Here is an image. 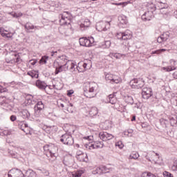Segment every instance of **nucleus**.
<instances>
[{
	"instance_id": "1",
	"label": "nucleus",
	"mask_w": 177,
	"mask_h": 177,
	"mask_svg": "<svg viewBox=\"0 0 177 177\" xmlns=\"http://www.w3.org/2000/svg\"><path fill=\"white\" fill-rule=\"evenodd\" d=\"M67 64H71V61L67 59V56L62 55L59 57L55 62V75H57L62 71H67Z\"/></svg>"
},
{
	"instance_id": "2",
	"label": "nucleus",
	"mask_w": 177,
	"mask_h": 177,
	"mask_svg": "<svg viewBox=\"0 0 177 177\" xmlns=\"http://www.w3.org/2000/svg\"><path fill=\"white\" fill-rule=\"evenodd\" d=\"M83 89L84 96L92 99V97H95V95H96L95 92H96V89H97V84L95 82H87L84 84Z\"/></svg>"
},
{
	"instance_id": "3",
	"label": "nucleus",
	"mask_w": 177,
	"mask_h": 177,
	"mask_svg": "<svg viewBox=\"0 0 177 177\" xmlns=\"http://www.w3.org/2000/svg\"><path fill=\"white\" fill-rule=\"evenodd\" d=\"M59 141H61L63 145H66V146H73L74 145V138L68 133L63 134L60 137Z\"/></svg>"
},
{
	"instance_id": "4",
	"label": "nucleus",
	"mask_w": 177,
	"mask_h": 177,
	"mask_svg": "<svg viewBox=\"0 0 177 177\" xmlns=\"http://www.w3.org/2000/svg\"><path fill=\"white\" fill-rule=\"evenodd\" d=\"M130 85L133 89H142L145 86V80L143 79H133L130 82Z\"/></svg>"
},
{
	"instance_id": "5",
	"label": "nucleus",
	"mask_w": 177,
	"mask_h": 177,
	"mask_svg": "<svg viewBox=\"0 0 177 177\" xmlns=\"http://www.w3.org/2000/svg\"><path fill=\"white\" fill-rule=\"evenodd\" d=\"M79 42L81 46H86L89 48L90 46H92V45H93L95 43V39H93V37H80L79 39Z\"/></svg>"
},
{
	"instance_id": "6",
	"label": "nucleus",
	"mask_w": 177,
	"mask_h": 177,
	"mask_svg": "<svg viewBox=\"0 0 177 177\" xmlns=\"http://www.w3.org/2000/svg\"><path fill=\"white\" fill-rule=\"evenodd\" d=\"M106 81H109L111 84H120L121 82V78L118 76L113 75L108 73L105 75Z\"/></svg>"
},
{
	"instance_id": "7",
	"label": "nucleus",
	"mask_w": 177,
	"mask_h": 177,
	"mask_svg": "<svg viewBox=\"0 0 177 177\" xmlns=\"http://www.w3.org/2000/svg\"><path fill=\"white\" fill-rule=\"evenodd\" d=\"M110 168L106 166H101L97 167L95 170H93L92 174L93 175H102V174H109L110 172Z\"/></svg>"
},
{
	"instance_id": "8",
	"label": "nucleus",
	"mask_w": 177,
	"mask_h": 177,
	"mask_svg": "<svg viewBox=\"0 0 177 177\" xmlns=\"http://www.w3.org/2000/svg\"><path fill=\"white\" fill-rule=\"evenodd\" d=\"M8 177H24V174L19 169H12L8 171Z\"/></svg>"
},
{
	"instance_id": "9",
	"label": "nucleus",
	"mask_w": 177,
	"mask_h": 177,
	"mask_svg": "<svg viewBox=\"0 0 177 177\" xmlns=\"http://www.w3.org/2000/svg\"><path fill=\"white\" fill-rule=\"evenodd\" d=\"M96 28L98 31H107L110 28V22L109 21H102L97 23L96 25Z\"/></svg>"
},
{
	"instance_id": "10",
	"label": "nucleus",
	"mask_w": 177,
	"mask_h": 177,
	"mask_svg": "<svg viewBox=\"0 0 177 177\" xmlns=\"http://www.w3.org/2000/svg\"><path fill=\"white\" fill-rule=\"evenodd\" d=\"M153 96V90L151 88L144 87L142 90V97L143 99H150Z\"/></svg>"
},
{
	"instance_id": "11",
	"label": "nucleus",
	"mask_w": 177,
	"mask_h": 177,
	"mask_svg": "<svg viewBox=\"0 0 177 177\" xmlns=\"http://www.w3.org/2000/svg\"><path fill=\"white\" fill-rule=\"evenodd\" d=\"M45 108V105L44 104V102L42 101H39L35 105V117H39V113H41V110H44Z\"/></svg>"
},
{
	"instance_id": "12",
	"label": "nucleus",
	"mask_w": 177,
	"mask_h": 177,
	"mask_svg": "<svg viewBox=\"0 0 177 177\" xmlns=\"http://www.w3.org/2000/svg\"><path fill=\"white\" fill-rule=\"evenodd\" d=\"M132 37V35L131 33H129L128 32H118L116 34V38L118 39L127 41V39H130V38Z\"/></svg>"
},
{
	"instance_id": "13",
	"label": "nucleus",
	"mask_w": 177,
	"mask_h": 177,
	"mask_svg": "<svg viewBox=\"0 0 177 177\" xmlns=\"http://www.w3.org/2000/svg\"><path fill=\"white\" fill-rule=\"evenodd\" d=\"M57 149V147H54L53 149H48V151L46 152V156L49 158L50 157V161H55L56 160V150Z\"/></svg>"
},
{
	"instance_id": "14",
	"label": "nucleus",
	"mask_w": 177,
	"mask_h": 177,
	"mask_svg": "<svg viewBox=\"0 0 177 177\" xmlns=\"http://www.w3.org/2000/svg\"><path fill=\"white\" fill-rule=\"evenodd\" d=\"M99 136L101 140H103V142H106V140H111V139L114 138V136L107 132H100L99 133Z\"/></svg>"
},
{
	"instance_id": "15",
	"label": "nucleus",
	"mask_w": 177,
	"mask_h": 177,
	"mask_svg": "<svg viewBox=\"0 0 177 177\" xmlns=\"http://www.w3.org/2000/svg\"><path fill=\"white\" fill-rule=\"evenodd\" d=\"M103 146H104L103 142L96 141L91 145L86 146V149H89V150H92L93 149H103Z\"/></svg>"
},
{
	"instance_id": "16",
	"label": "nucleus",
	"mask_w": 177,
	"mask_h": 177,
	"mask_svg": "<svg viewBox=\"0 0 177 177\" xmlns=\"http://www.w3.org/2000/svg\"><path fill=\"white\" fill-rule=\"evenodd\" d=\"M154 15H156V13L147 11L141 16V19L143 21H150V20L154 17Z\"/></svg>"
},
{
	"instance_id": "17",
	"label": "nucleus",
	"mask_w": 177,
	"mask_h": 177,
	"mask_svg": "<svg viewBox=\"0 0 177 177\" xmlns=\"http://www.w3.org/2000/svg\"><path fill=\"white\" fill-rule=\"evenodd\" d=\"M59 23L61 26H68L71 23L70 18L66 16V15H61V19L59 20Z\"/></svg>"
},
{
	"instance_id": "18",
	"label": "nucleus",
	"mask_w": 177,
	"mask_h": 177,
	"mask_svg": "<svg viewBox=\"0 0 177 177\" xmlns=\"http://www.w3.org/2000/svg\"><path fill=\"white\" fill-rule=\"evenodd\" d=\"M19 114L24 120H31V113H30V111L27 109H22Z\"/></svg>"
},
{
	"instance_id": "19",
	"label": "nucleus",
	"mask_w": 177,
	"mask_h": 177,
	"mask_svg": "<svg viewBox=\"0 0 177 177\" xmlns=\"http://www.w3.org/2000/svg\"><path fill=\"white\" fill-rule=\"evenodd\" d=\"M35 85L37 88H39V89H41V91H45L48 86V84H46L45 82L39 80L36 81Z\"/></svg>"
},
{
	"instance_id": "20",
	"label": "nucleus",
	"mask_w": 177,
	"mask_h": 177,
	"mask_svg": "<svg viewBox=\"0 0 177 177\" xmlns=\"http://www.w3.org/2000/svg\"><path fill=\"white\" fill-rule=\"evenodd\" d=\"M77 158L78 161L83 162H88V154L85 153H82L78 155H77Z\"/></svg>"
},
{
	"instance_id": "21",
	"label": "nucleus",
	"mask_w": 177,
	"mask_h": 177,
	"mask_svg": "<svg viewBox=\"0 0 177 177\" xmlns=\"http://www.w3.org/2000/svg\"><path fill=\"white\" fill-rule=\"evenodd\" d=\"M147 12L151 13H154L156 10H157V7H156V4L153 3H147L146 5Z\"/></svg>"
},
{
	"instance_id": "22",
	"label": "nucleus",
	"mask_w": 177,
	"mask_h": 177,
	"mask_svg": "<svg viewBox=\"0 0 177 177\" xmlns=\"http://www.w3.org/2000/svg\"><path fill=\"white\" fill-rule=\"evenodd\" d=\"M108 102L109 103H111V104H115V103H117V97H115V93L110 94L108 96Z\"/></svg>"
},
{
	"instance_id": "23",
	"label": "nucleus",
	"mask_w": 177,
	"mask_h": 177,
	"mask_svg": "<svg viewBox=\"0 0 177 177\" xmlns=\"http://www.w3.org/2000/svg\"><path fill=\"white\" fill-rule=\"evenodd\" d=\"M99 114V109L96 106H93L89 111L90 117H96Z\"/></svg>"
},
{
	"instance_id": "24",
	"label": "nucleus",
	"mask_w": 177,
	"mask_h": 177,
	"mask_svg": "<svg viewBox=\"0 0 177 177\" xmlns=\"http://www.w3.org/2000/svg\"><path fill=\"white\" fill-rule=\"evenodd\" d=\"M24 177H37V173L34 171L32 169H28L26 171L25 174H24Z\"/></svg>"
},
{
	"instance_id": "25",
	"label": "nucleus",
	"mask_w": 177,
	"mask_h": 177,
	"mask_svg": "<svg viewBox=\"0 0 177 177\" xmlns=\"http://www.w3.org/2000/svg\"><path fill=\"white\" fill-rule=\"evenodd\" d=\"M168 8V4L165 1H158V10H162V9H167Z\"/></svg>"
},
{
	"instance_id": "26",
	"label": "nucleus",
	"mask_w": 177,
	"mask_h": 177,
	"mask_svg": "<svg viewBox=\"0 0 177 177\" xmlns=\"http://www.w3.org/2000/svg\"><path fill=\"white\" fill-rule=\"evenodd\" d=\"M28 75H30L32 78H38L39 77V74L38 73V71H30L27 73Z\"/></svg>"
},
{
	"instance_id": "27",
	"label": "nucleus",
	"mask_w": 177,
	"mask_h": 177,
	"mask_svg": "<svg viewBox=\"0 0 177 177\" xmlns=\"http://www.w3.org/2000/svg\"><path fill=\"white\" fill-rule=\"evenodd\" d=\"M139 157V153H138L137 151H133L129 156V160H138Z\"/></svg>"
},
{
	"instance_id": "28",
	"label": "nucleus",
	"mask_w": 177,
	"mask_h": 177,
	"mask_svg": "<svg viewBox=\"0 0 177 177\" xmlns=\"http://www.w3.org/2000/svg\"><path fill=\"white\" fill-rule=\"evenodd\" d=\"M160 37H162L163 41L165 42V41L169 39V38H172V35L169 32H166L161 35Z\"/></svg>"
},
{
	"instance_id": "29",
	"label": "nucleus",
	"mask_w": 177,
	"mask_h": 177,
	"mask_svg": "<svg viewBox=\"0 0 177 177\" xmlns=\"http://www.w3.org/2000/svg\"><path fill=\"white\" fill-rule=\"evenodd\" d=\"M25 29L26 30L27 32H30V30H34L35 29V26H34V25H32V24L30 23V22H27L25 26Z\"/></svg>"
},
{
	"instance_id": "30",
	"label": "nucleus",
	"mask_w": 177,
	"mask_h": 177,
	"mask_svg": "<svg viewBox=\"0 0 177 177\" xmlns=\"http://www.w3.org/2000/svg\"><path fill=\"white\" fill-rule=\"evenodd\" d=\"M119 21L122 26H127L128 24V20L125 17H119Z\"/></svg>"
},
{
	"instance_id": "31",
	"label": "nucleus",
	"mask_w": 177,
	"mask_h": 177,
	"mask_svg": "<svg viewBox=\"0 0 177 177\" xmlns=\"http://www.w3.org/2000/svg\"><path fill=\"white\" fill-rule=\"evenodd\" d=\"M48 59H49L48 56H46V55L42 56L39 60V64H46Z\"/></svg>"
},
{
	"instance_id": "32",
	"label": "nucleus",
	"mask_w": 177,
	"mask_h": 177,
	"mask_svg": "<svg viewBox=\"0 0 177 177\" xmlns=\"http://www.w3.org/2000/svg\"><path fill=\"white\" fill-rule=\"evenodd\" d=\"M71 66V67H70ZM66 71L68 70V67H70V69L71 71H75V64L71 61V64L66 65Z\"/></svg>"
},
{
	"instance_id": "33",
	"label": "nucleus",
	"mask_w": 177,
	"mask_h": 177,
	"mask_svg": "<svg viewBox=\"0 0 177 177\" xmlns=\"http://www.w3.org/2000/svg\"><path fill=\"white\" fill-rule=\"evenodd\" d=\"M125 102L128 104H133V97H132V96L127 95L125 97Z\"/></svg>"
},
{
	"instance_id": "34",
	"label": "nucleus",
	"mask_w": 177,
	"mask_h": 177,
	"mask_svg": "<svg viewBox=\"0 0 177 177\" xmlns=\"http://www.w3.org/2000/svg\"><path fill=\"white\" fill-rule=\"evenodd\" d=\"M162 70H164V71H167V73H169V71H174V70H176V68H175V66H169L167 67H162Z\"/></svg>"
},
{
	"instance_id": "35",
	"label": "nucleus",
	"mask_w": 177,
	"mask_h": 177,
	"mask_svg": "<svg viewBox=\"0 0 177 177\" xmlns=\"http://www.w3.org/2000/svg\"><path fill=\"white\" fill-rule=\"evenodd\" d=\"M142 177H157L154 174H151V172L145 171L142 173Z\"/></svg>"
},
{
	"instance_id": "36",
	"label": "nucleus",
	"mask_w": 177,
	"mask_h": 177,
	"mask_svg": "<svg viewBox=\"0 0 177 177\" xmlns=\"http://www.w3.org/2000/svg\"><path fill=\"white\" fill-rule=\"evenodd\" d=\"M167 49L165 48H161L159 50H156L155 51H152V55H160V53H162V52H165Z\"/></svg>"
},
{
	"instance_id": "37",
	"label": "nucleus",
	"mask_w": 177,
	"mask_h": 177,
	"mask_svg": "<svg viewBox=\"0 0 177 177\" xmlns=\"http://www.w3.org/2000/svg\"><path fill=\"white\" fill-rule=\"evenodd\" d=\"M80 64H82L83 68H84V70H89L91 68V64H88L84 62H80L78 64V66H80Z\"/></svg>"
},
{
	"instance_id": "38",
	"label": "nucleus",
	"mask_w": 177,
	"mask_h": 177,
	"mask_svg": "<svg viewBox=\"0 0 177 177\" xmlns=\"http://www.w3.org/2000/svg\"><path fill=\"white\" fill-rule=\"evenodd\" d=\"M82 171H77L76 172H74L72 174V176L73 177H81L82 176Z\"/></svg>"
},
{
	"instance_id": "39",
	"label": "nucleus",
	"mask_w": 177,
	"mask_h": 177,
	"mask_svg": "<svg viewBox=\"0 0 177 177\" xmlns=\"http://www.w3.org/2000/svg\"><path fill=\"white\" fill-rule=\"evenodd\" d=\"M1 35H2V37H6V38H12V37H13V34L12 33H6V32H1Z\"/></svg>"
},
{
	"instance_id": "40",
	"label": "nucleus",
	"mask_w": 177,
	"mask_h": 177,
	"mask_svg": "<svg viewBox=\"0 0 177 177\" xmlns=\"http://www.w3.org/2000/svg\"><path fill=\"white\" fill-rule=\"evenodd\" d=\"M113 57H115V59H122V57H125V55L121 53H115L114 54Z\"/></svg>"
},
{
	"instance_id": "41",
	"label": "nucleus",
	"mask_w": 177,
	"mask_h": 177,
	"mask_svg": "<svg viewBox=\"0 0 177 177\" xmlns=\"http://www.w3.org/2000/svg\"><path fill=\"white\" fill-rule=\"evenodd\" d=\"M115 146L119 149H122L124 147V144H122V141H118L115 143Z\"/></svg>"
},
{
	"instance_id": "42",
	"label": "nucleus",
	"mask_w": 177,
	"mask_h": 177,
	"mask_svg": "<svg viewBox=\"0 0 177 177\" xmlns=\"http://www.w3.org/2000/svg\"><path fill=\"white\" fill-rule=\"evenodd\" d=\"M172 171H177V160L174 162L173 165L171 166Z\"/></svg>"
},
{
	"instance_id": "43",
	"label": "nucleus",
	"mask_w": 177,
	"mask_h": 177,
	"mask_svg": "<svg viewBox=\"0 0 177 177\" xmlns=\"http://www.w3.org/2000/svg\"><path fill=\"white\" fill-rule=\"evenodd\" d=\"M163 176H165V177H174V175H172V174H171L168 171H165V172H163Z\"/></svg>"
},
{
	"instance_id": "44",
	"label": "nucleus",
	"mask_w": 177,
	"mask_h": 177,
	"mask_svg": "<svg viewBox=\"0 0 177 177\" xmlns=\"http://www.w3.org/2000/svg\"><path fill=\"white\" fill-rule=\"evenodd\" d=\"M170 123H171V125H176V124H177V120H176V119H175V118H171V119H170Z\"/></svg>"
},
{
	"instance_id": "45",
	"label": "nucleus",
	"mask_w": 177,
	"mask_h": 177,
	"mask_svg": "<svg viewBox=\"0 0 177 177\" xmlns=\"http://www.w3.org/2000/svg\"><path fill=\"white\" fill-rule=\"evenodd\" d=\"M104 46H105V48H110V46H111V41H105Z\"/></svg>"
},
{
	"instance_id": "46",
	"label": "nucleus",
	"mask_w": 177,
	"mask_h": 177,
	"mask_svg": "<svg viewBox=\"0 0 177 177\" xmlns=\"http://www.w3.org/2000/svg\"><path fill=\"white\" fill-rule=\"evenodd\" d=\"M157 42H158V44H162V42H165V41L164 39H162V37L160 36L157 39Z\"/></svg>"
},
{
	"instance_id": "47",
	"label": "nucleus",
	"mask_w": 177,
	"mask_h": 177,
	"mask_svg": "<svg viewBox=\"0 0 177 177\" xmlns=\"http://www.w3.org/2000/svg\"><path fill=\"white\" fill-rule=\"evenodd\" d=\"M9 153L10 154L11 157H12V158H16V157H17V153L13 152V151H10Z\"/></svg>"
},
{
	"instance_id": "48",
	"label": "nucleus",
	"mask_w": 177,
	"mask_h": 177,
	"mask_svg": "<svg viewBox=\"0 0 177 177\" xmlns=\"http://www.w3.org/2000/svg\"><path fill=\"white\" fill-rule=\"evenodd\" d=\"M10 121H12V122H15V121H16V120H17V117H16V115H12L10 117Z\"/></svg>"
},
{
	"instance_id": "49",
	"label": "nucleus",
	"mask_w": 177,
	"mask_h": 177,
	"mask_svg": "<svg viewBox=\"0 0 177 177\" xmlns=\"http://www.w3.org/2000/svg\"><path fill=\"white\" fill-rule=\"evenodd\" d=\"M146 160H147L148 161H151V160H150V158H149V153L147 152H144L143 155H142Z\"/></svg>"
},
{
	"instance_id": "50",
	"label": "nucleus",
	"mask_w": 177,
	"mask_h": 177,
	"mask_svg": "<svg viewBox=\"0 0 177 177\" xmlns=\"http://www.w3.org/2000/svg\"><path fill=\"white\" fill-rule=\"evenodd\" d=\"M4 135H6V136H9L10 135H12V131H9V130H5L3 131Z\"/></svg>"
},
{
	"instance_id": "51",
	"label": "nucleus",
	"mask_w": 177,
	"mask_h": 177,
	"mask_svg": "<svg viewBox=\"0 0 177 177\" xmlns=\"http://www.w3.org/2000/svg\"><path fill=\"white\" fill-rule=\"evenodd\" d=\"M132 132H133V130L132 129H129L126 131H124V135H127V136H129V133H132Z\"/></svg>"
},
{
	"instance_id": "52",
	"label": "nucleus",
	"mask_w": 177,
	"mask_h": 177,
	"mask_svg": "<svg viewBox=\"0 0 177 177\" xmlns=\"http://www.w3.org/2000/svg\"><path fill=\"white\" fill-rule=\"evenodd\" d=\"M39 171H41V172L43 174H44V175H46V176H48L49 175V171H46L45 169H39Z\"/></svg>"
},
{
	"instance_id": "53",
	"label": "nucleus",
	"mask_w": 177,
	"mask_h": 177,
	"mask_svg": "<svg viewBox=\"0 0 177 177\" xmlns=\"http://www.w3.org/2000/svg\"><path fill=\"white\" fill-rule=\"evenodd\" d=\"M91 25V22L89 21L88 19H86V21H85L84 22V26H85L86 27H88Z\"/></svg>"
},
{
	"instance_id": "54",
	"label": "nucleus",
	"mask_w": 177,
	"mask_h": 177,
	"mask_svg": "<svg viewBox=\"0 0 177 177\" xmlns=\"http://www.w3.org/2000/svg\"><path fill=\"white\" fill-rule=\"evenodd\" d=\"M74 93V90H68L67 91V96H71Z\"/></svg>"
},
{
	"instance_id": "55",
	"label": "nucleus",
	"mask_w": 177,
	"mask_h": 177,
	"mask_svg": "<svg viewBox=\"0 0 177 177\" xmlns=\"http://www.w3.org/2000/svg\"><path fill=\"white\" fill-rule=\"evenodd\" d=\"M63 164H64V165H70V162H67V158H64Z\"/></svg>"
},
{
	"instance_id": "56",
	"label": "nucleus",
	"mask_w": 177,
	"mask_h": 177,
	"mask_svg": "<svg viewBox=\"0 0 177 177\" xmlns=\"http://www.w3.org/2000/svg\"><path fill=\"white\" fill-rule=\"evenodd\" d=\"M37 59H35V60H32V59H31V60H30V64L32 65V66H35V64H37Z\"/></svg>"
},
{
	"instance_id": "57",
	"label": "nucleus",
	"mask_w": 177,
	"mask_h": 177,
	"mask_svg": "<svg viewBox=\"0 0 177 177\" xmlns=\"http://www.w3.org/2000/svg\"><path fill=\"white\" fill-rule=\"evenodd\" d=\"M12 16H13V17H15V19H17V17H20V16H22V14H20V13H19V14H17V13H14V14L12 15Z\"/></svg>"
},
{
	"instance_id": "58",
	"label": "nucleus",
	"mask_w": 177,
	"mask_h": 177,
	"mask_svg": "<svg viewBox=\"0 0 177 177\" xmlns=\"http://www.w3.org/2000/svg\"><path fill=\"white\" fill-rule=\"evenodd\" d=\"M54 89L60 90L62 86L59 87L57 84L53 85Z\"/></svg>"
},
{
	"instance_id": "59",
	"label": "nucleus",
	"mask_w": 177,
	"mask_h": 177,
	"mask_svg": "<svg viewBox=\"0 0 177 177\" xmlns=\"http://www.w3.org/2000/svg\"><path fill=\"white\" fill-rule=\"evenodd\" d=\"M160 122L162 125H165V127H167V124H165V120H164V119H160Z\"/></svg>"
},
{
	"instance_id": "60",
	"label": "nucleus",
	"mask_w": 177,
	"mask_h": 177,
	"mask_svg": "<svg viewBox=\"0 0 177 177\" xmlns=\"http://www.w3.org/2000/svg\"><path fill=\"white\" fill-rule=\"evenodd\" d=\"M84 139H86L87 140H92L93 139V136H88L84 138Z\"/></svg>"
},
{
	"instance_id": "61",
	"label": "nucleus",
	"mask_w": 177,
	"mask_h": 177,
	"mask_svg": "<svg viewBox=\"0 0 177 177\" xmlns=\"http://www.w3.org/2000/svg\"><path fill=\"white\" fill-rule=\"evenodd\" d=\"M5 91H6V88H3V86H2L1 85H0V92H5Z\"/></svg>"
},
{
	"instance_id": "62",
	"label": "nucleus",
	"mask_w": 177,
	"mask_h": 177,
	"mask_svg": "<svg viewBox=\"0 0 177 177\" xmlns=\"http://www.w3.org/2000/svg\"><path fill=\"white\" fill-rule=\"evenodd\" d=\"M51 56H57V51H52L51 52Z\"/></svg>"
},
{
	"instance_id": "63",
	"label": "nucleus",
	"mask_w": 177,
	"mask_h": 177,
	"mask_svg": "<svg viewBox=\"0 0 177 177\" xmlns=\"http://www.w3.org/2000/svg\"><path fill=\"white\" fill-rule=\"evenodd\" d=\"M173 77L175 79V80H177V73L175 72L173 73Z\"/></svg>"
},
{
	"instance_id": "64",
	"label": "nucleus",
	"mask_w": 177,
	"mask_h": 177,
	"mask_svg": "<svg viewBox=\"0 0 177 177\" xmlns=\"http://www.w3.org/2000/svg\"><path fill=\"white\" fill-rule=\"evenodd\" d=\"M174 16L176 17V19H177V10L174 12Z\"/></svg>"
}]
</instances>
